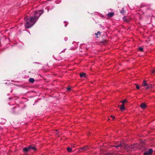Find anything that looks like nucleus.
<instances>
[{
    "label": "nucleus",
    "instance_id": "10",
    "mask_svg": "<svg viewBox=\"0 0 155 155\" xmlns=\"http://www.w3.org/2000/svg\"><path fill=\"white\" fill-rule=\"evenodd\" d=\"M147 83L146 82V81L145 80H144L143 81V82L142 83V85L143 86L146 87L147 85Z\"/></svg>",
    "mask_w": 155,
    "mask_h": 155
},
{
    "label": "nucleus",
    "instance_id": "21",
    "mask_svg": "<svg viewBox=\"0 0 155 155\" xmlns=\"http://www.w3.org/2000/svg\"><path fill=\"white\" fill-rule=\"evenodd\" d=\"M68 91H70L71 90V88L70 87H68L67 88Z\"/></svg>",
    "mask_w": 155,
    "mask_h": 155
},
{
    "label": "nucleus",
    "instance_id": "29",
    "mask_svg": "<svg viewBox=\"0 0 155 155\" xmlns=\"http://www.w3.org/2000/svg\"><path fill=\"white\" fill-rule=\"evenodd\" d=\"M119 106H120V105H118V107H119Z\"/></svg>",
    "mask_w": 155,
    "mask_h": 155
},
{
    "label": "nucleus",
    "instance_id": "18",
    "mask_svg": "<svg viewBox=\"0 0 155 155\" xmlns=\"http://www.w3.org/2000/svg\"><path fill=\"white\" fill-rule=\"evenodd\" d=\"M144 155H150L149 153H148L147 152H146L144 153Z\"/></svg>",
    "mask_w": 155,
    "mask_h": 155
},
{
    "label": "nucleus",
    "instance_id": "5",
    "mask_svg": "<svg viewBox=\"0 0 155 155\" xmlns=\"http://www.w3.org/2000/svg\"><path fill=\"white\" fill-rule=\"evenodd\" d=\"M140 107L143 109H145L147 107L146 105L144 103H142L140 105Z\"/></svg>",
    "mask_w": 155,
    "mask_h": 155
},
{
    "label": "nucleus",
    "instance_id": "25",
    "mask_svg": "<svg viewBox=\"0 0 155 155\" xmlns=\"http://www.w3.org/2000/svg\"><path fill=\"white\" fill-rule=\"evenodd\" d=\"M110 117H112L113 119H114V118H115V117H114V116H110Z\"/></svg>",
    "mask_w": 155,
    "mask_h": 155
},
{
    "label": "nucleus",
    "instance_id": "17",
    "mask_svg": "<svg viewBox=\"0 0 155 155\" xmlns=\"http://www.w3.org/2000/svg\"><path fill=\"white\" fill-rule=\"evenodd\" d=\"M101 34V32L100 31H98L97 32V33L95 34V35H100Z\"/></svg>",
    "mask_w": 155,
    "mask_h": 155
},
{
    "label": "nucleus",
    "instance_id": "14",
    "mask_svg": "<svg viewBox=\"0 0 155 155\" xmlns=\"http://www.w3.org/2000/svg\"><path fill=\"white\" fill-rule=\"evenodd\" d=\"M120 12L121 13L123 14L125 12L124 10V8H123L121 10V11H120Z\"/></svg>",
    "mask_w": 155,
    "mask_h": 155
},
{
    "label": "nucleus",
    "instance_id": "20",
    "mask_svg": "<svg viewBox=\"0 0 155 155\" xmlns=\"http://www.w3.org/2000/svg\"><path fill=\"white\" fill-rule=\"evenodd\" d=\"M127 102V100H124L123 101H121V102L123 104H124L126 103Z\"/></svg>",
    "mask_w": 155,
    "mask_h": 155
},
{
    "label": "nucleus",
    "instance_id": "8",
    "mask_svg": "<svg viewBox=\"0 0 155 155\" xmlns=\"http://www.w3.org/2000/svg\"><path fill=\"white\" fill-rule=\"evenodd\" d=\"M23 150L24 152L29 151V150L28 147H25L23 148Z\"/></svg>",
    "mask_w": 155,
    "mask_h": 155
},
{
    "label": "nucleus",
    "instance_id": "6",
    "mask_svg": "<svg viewBox=\"0 0 155 155\" xmlns=\"http://www.w3.org/2000/svg\"><path fill=\"white\" fill-rule=\"evenodd\" d=\"M123 20L124 21L128 23L130 21V18H127L126 17H124L123 18Z\"/></svg>",
    "mask_w": 155,
    "mask_h": 155
},
{
    "label": "nucleus",
    "instance_id": "19",
    "mask_svg": "<svg viewBox=\"0 0 155 155\" xmlns=\"http://www.w3.org/2000/svg\"><path fill=\"white\" fill-rule=\"evenodd\" d=\"M135 85H136V88L137 89H139L140 88L139 86L137 84H135Z\"/></svg>",
    "mask_w": 155,
    "mask_h": 155
},
{
    "label": "nucleus",
    "instance_id": "4",
    "mask_svg": "<svg viewBox=\"0 0 155 155\" xmlns=\"http://www.w3.org/2000/svg\"><path fill=\"white\" fill-rule=\"evenodd\" d=\"M29 151H31V150H36V148L34 147L31 146L30 145L28 146Z\"/></svg>",
    "mask_w": 155,
    "mask_h": 155
},
{
    "label": "nucleus",
    "instance_id": "13",
    "mask_svg": "<svg viewBox=\"0 0 155 155\" xmlns=\"http://www.w3.org/2000/svg\"><path fill=\"white\" fill-rule=\"evenodd\" d=\"M67 150L68 152H71L72 150V149L70 147H68L67 149Z\"/></svg>",
    "mask_w": 155,
    "mask_h": 155
},
{
    "label": "nucleus",
    "instance_id": "7",
    "mask_svg": "<svg viewBox=\"0 0 155 155\" xmlns=\"http://www.w3.org/2000/svg\"><path fill=\"white\" fill-rule=\"evenodd\" d=\"M114 15V13L113 12L109 13L107 14V16L109 17H111L113 16Z\"/></svg>",
    "mask_w": 155,
    "mask_h": 155
},
{
    "label": "nucleus",
    "instance_id": "1",
    "mask_svg": "<svg viewBox=\"0 0 155 155\" xmlns=\"http://www.w3.org/2000/svg\"><path fill=\"white\" fill-rule=\"evenodd\" d=\"M43 11L40 10L35 12V16H31L29 18L27 17L25 18V20L26 21L25 25L26 28H29L32 26L36 22L39 17L43 13Z\"/></svg>",
    "mask_w": 155,
    "mask_h": 155
},
{
    "label": "nucleus",
    "instance_id": "22",
    "mask_svg": "<svg viewBox=\"0 0 155 155\" xmlns=\"http://www.w3.org/2000/svg\"><path fill=\"white\" fill-rule=\"evenodd\" d=\"M119 147H122V143H120L118 144Z\"/></svg>",
    "mask_w": 155,
    "mask_h": 155
},
{
    "label": "nucleus",
    "instance_id": "16",
    "mask_svg": "<svg viewBox=\"0 0 155 155\" xmlns=\"http://www.w3.org/2000/svg\"><path fill=\"white\" fill-rule=\"evenodd\" d=\"M139 51L142 52L143 51V49L142 47H140L139 48Z\"/></svg>",
    "mask_w": 155,
    "mask_h": 155
},
{
    "label": "nucleus",
    "instance_id": "23",
    "mask_svg": "<svg viewBox=\"0 0 155 155\" xmlns=\"http://www.w3.org/2000/svg\"><path fill=\"white\" fill-rule=\"evenodd\" d=\"M114 147H115V148H119V146L118 145H117L115 146H114Z\"/></svg>",
    "mask_w": 155,
    "mask_h": 155
},
{
    "label": "nucleus",
    "instance_id": "12",
    "mask_svg": "<svg viewBox=\"0 0 155 155\" xmlns=\"http://www.w3.org/2000/svg\"><path fill=\"white\" fill-rule=\"evenodd\" d=\"M86 74L84 73H83L80 74V76L81 78H82L84 76H85Z\"/></svg>",
    "mask_w": 155,
    "mask_h": 155
},
{
    "label": "nucleus",
    "instance_id": "15",
    "mask_svg": "<svg viewBox=\"0 0 155 155\" xmlns=\"http://www.w3.org/2000/svg\"><path fill=\"white\" fill-rule=\"evenodd\" d=\"M120 110L122 111L125 108L124 107L120 106Z\"/></svg>",
    "mask_w": 155,
    "mask_h": 155
},
{
    "label": "nucleus",
    "instance_id": "27",
    "mask_svg": "<svg viewBox=\"0 0 155 155\" xmlns=\"http://www.w3.org/2000/svg\"><path fill=\"white\" fill-rule=\"evenodd\" d=\"M133 146H132L131 147V148H133Z\"/></svg>",
    "mask_w": 155,
    "mask_h": 155
},
{
    "label": "nucleus",
    "instance_id": "24",
    "mask_svg": "<svg viewBox=\"0 0 155 155\" xmlns=\"http://www.w3.org/2000/svg\"><path fill=\"white\" fill-rule=\"evenodd\" d=\"M151 72H152V74H153L154 73H155V70H152V71Z\"/></svg>",
    "mask_w": 155,
    "mask_h": 155
},
{
    "label": "nucleus",
    "instance_id": "3",
    "mask_svg": "<svg viewBox=\"0 0 155 155\" xmlns=\"http://www.w3.org/2000/svg\"><path fill=\"white\" fill-rule=\"evenodd\" d=\"M153 87V86L152 84H147L145 88L146 89H148L152 88Z\"/></svg>",
    "mask_w": 155,
    "mask_h": 155
},
{
    "label": "nucleus",
    "instance_id": "26",
    "mask_svg": "<svg viewBox=\"0 0 155 155\" xmlns=\"http://www.w3.org/2000/svg\"><path fill=\"white\" fill-rule=\"evenodd\" d=\"M121 106L124 107V104H122Z\"/></svg>",
    "mask_w": 155,
    "mask_h": 155
},
{
    "label": "nucleus",
    "instance_id": "2",
    "mask_svg": "<svg viewBox=\"0 0 155 155\" xmlns=\"http://www.w3.org/2000/svg\"><path fill=\"white\" fill-rule=\"evenodd\" d=\"M88 149L87 146H84L83 147H81L79 149V151L80 152H85Z\"/></svg>",
    "mask_w": 155,
    "mask_h": 155
},
{
    "label": "nucleus",
    "instance_id": "11",
    "mask_svg": "<svg viewBox=\"0 0 155 155\" xmlns=\"http://www.w3.org/2000/svg\"><path fill=\"white\" fill-rule=\"evenodd\" d=\"M35 81V80L34 78H30L29 80V81L30 83H33Z\"/></svg>",
    "mask_w": 155,
    "mask_h": 155
},
{
    "label": "nucleus",
    "instance_id": "28",
    "mask_svg": "<svg viewBox=\"0 0 155 155\" xmlns=\"http://www.w3.org/2000/svg\"><path fill=\"white\" fill-rule=\"evenodd\" d=\"M96 37L97 38H98V37H97V36H96Z\"/></svg>",
    "mask_w": 155,
    "mask_h": 155
},
{
    "label": "nucleus",
    "instance_id": "9",
    "mask_svg": "<svg viewBox=\"0 0 155 155\" xmlns=\"http://www.w3.org/2000/svg\"><path fill=\"white\" fill-rule=\"evenodd\" d=\"M153 152V150L152 149H150L147 152L150 155H151Z\"/></svg>",
    "mask_w": 155,
    "mask_h": 155
}]
</instances>
